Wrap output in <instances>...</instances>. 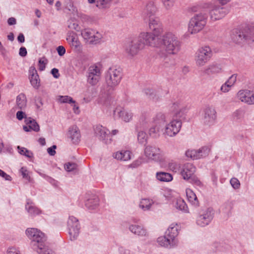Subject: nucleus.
<instances>
[{
    "instance_id": "nucleus-6",
    "label": "nucleus",
    "mask_w": 254,
    "mask_h": 254,
    "mask_svg": "<svg viewBox=\"0 0 254 254\" xmlns=\"http://www.w3.org/2000/svg\"><path fill=\"white\" fill-rule=\"evenodd\" d=\"M207 22L206 13L199 12L194 14L190 19L188 31L190 34H196L201 31L205 27Z\"/></svg>"
},
{
    "instance_id": "nucleus-58",
    "label": "nucleus",
    "mask_w": 254,
    "mask_h": 254,
    "mask_svg": "<svg viewBox=\"0 0 254 254\" xmlns=\"http://www.w3.org/2000/svg\"><path fill=\"white\" fill-rule=\"evenodd\" d=\"M233 87L225 82L220 87V91L223 93H227L231 90Z\"/></svg>"
},
{
    "instance_id": "nucleus-43",
    "label": "nucleus",
    "mask_w": 254,
    "mask_h": 254,
    "mask_svg": "<svg viewBox=\"0 0 254 254\" xmlns=\"http://www.w3.org/2000/svg\"><path fill=\"white\" fill-rule=\"evenodd\" d=\"M101 76L88 74L87 76V82L91 86L96 85L100 80Z\"/></svg>"
},
{
    "instance_id": "nucleus-12",
    "label": "nucleus",
    "mask_w": 254,
    "mask_h": 254,
    "mask_svg": "<svg viewBox=\"0 0 254 254\" xmlns=\"http://www.w3.org/2000/svg\"><path fill=\"white\" fill-rule=\"evenodd\" d=\"M159 38L151 32H143L140 33L138 42L141 44L142 47L145 45L157 48Z\"/></svg>"
},
{
    "instance_id": "nucleus-20",
    "label": "nucleus",
    "mask_w": 254,
    "mask_h": 254,
    "mask_svg": "<svg viewBox=\"0 0 254 254\" xmlns=\"http://www.w3.org/2000/svg\"><path fill=\"white\" fill-rule=\"evenodd\" d=\"M94 133L96 137L105 143L110 142L109 138V131L105 127L101 125H97L94 128Z\"/></svg>"
},
{
    "instance_id": "nucleus-15",
    "label": "nucleus",
    "mask_w": 254,
    "mask_h": 254,
    "mask_svg": "<svg viewBox=\"0 0 254 254\" xmlns=\"http://www.w3.org/2000/svg\"><path fill=\"white\" fill-rule=\"evenodd\" d=\"M237 99L248 105H254V91L248 89H241L236 94Z\"/></svg>"
},
{
    "instance_id": "nucleus-56",
    "label": "nucleus",
    "mask_w": 254,
    "mask_h": 254,
    "mask_svg": "<svg viewBox=\"0 0 254 254\" xmlns=\"http://www.w3.org/2000/svg\"><path fill=\"white\" fill-rule=\"evenodd\" d=\"M189 180H190V183L196 188H201L203 186L202 182L195 175L193 176Z\"/></svg>"
},
{
    "instance_id": "nucleus-22",
    "label": "nucleus",
    "mask_w": 254,
    "mask_h": 254,
    "mask_svg": "<svg viewBox=\"0 0 254 254\" xmlns=\"http://www.w3.org/2000/svg\"><path fill=\"white\" fill-rule=\"evenodd\" d=\"M195 171L196 168L193 165L187 163L183 166L180 173L183 179L188 181L194 175Z\"/></svg>"
},
{
    "instance_id": "nucleus-13",
    "label": "nucleus",
    "mask_w": 254,
    "mask_h": 254,
    "mask_svg": "<svg viewBox=\"0 0 254 254\" xmlns=\"http://www.w3.org/2000/svg\"><path fill=\"white\" fill-rule=\"evenodd\" d=\"M67 224L70 240L74 241L77 239L80 232V224L78 219L73 216H70Z\"/></svg>"
},
{
    "instance_id": "nucleus-64",
    "label": "nucleus",
    "mask_w": 254,
    "mask_h": 254,
    "mask_svg": "<svg viewBox=\"0 0 254 254\" xmlns=\"http://www.w3.org/2000/svg\"><path fill=\"white\" fill-rule=\"evenodd\" d=\"M71 106L72 107V110L73 113L76 115H79L80 113L79 107L74 100V103H70Z\"/></svg>"
},
{
    "instance_id": "nucleus-26",
    "label": "nucleus",
    "mask_w": 254,
    "mask_h": 254,
    "mask_svg": "<svg viewBox=\"0 0 254 254\" xmlns=\"http://www.w3.org/2000/svg\"><path fill=\"white\" fill-rule=\"evenodd\" d=\"M100 203V200L98 196L95 195H92L86 198L85 201V206L89 211L96 210Z\"/></svg>"
},
{
    "instance_id": "nucleus-45",
    "label": "nucleus",
    "mask_w": 254,
    "mask_h": 254,
    "mask_svg": "<svg viewBox=\"0 0 254 254\" xmlns=\"http://www.w3.org/2000/svg\"><path fill=\"white\" fill-rule=\"evenodd\" d=\"M88 74L101 76V72L100 67L97 64L90 66L88 69Z\"/></svg>"
},
{
    "instance_id": "nucleus-41",
    "label": "nucleus",
    "mask_w": 254,
    "mask_h": 254,
    "mask_svg": "<svg viewBox=\"0 0 254 254\" xmlns=\"http://www.w3.org/2000/svg\"><path fill=\"white\" fill-rule=\"evenodd\" d=\"M17 150L18 153L23 156H24L25 157L32 160L34 158V155L33 152L28 150L27 148L23 147H20L19 146H17Z\"/></svg>"
},
{
    "instance_id": "nucleus-4",
    "label": "nucleus",
    "mask_w": 254,
    "mask_h": 254,
    "mask_svg": "<svg viewBox=\"0 0 254 254\" xmlns=\"http://www.w3.org/2000/svg\"><path fill=\"white\" fill-rule=\"evenodd\" d=\"M231 0H213L208 3L209 15L212 21L223 18L227 14L226 8L223 6L228 3Z\"/></svg>"
},
{
    "instance_id": "nucleus-9",
    "label": "nucleus",
    "mask_w": 254,
    "mask_h": 254,
    "mask_svg": "<svg viewBox=\"0 0 254 254\" xmlns=\"http://www.w3.org/2000/svg\"><path fill=\"white\" fill-rule=\"evenodd\" d=\"M122 73L120 69L110 68L106 74V83L110 89H114L120 83Z\"/></svg>"
},
{
    "instance_id": "nucleus-52",
    "label": "nucleus",
    "mask_w": 254,
    "mask_h": 254,
    "mask_svg": "<svg viewBox=\"0 0 254 254\" xmlns=\"http://www.w3.org/2000/svg\"><path fill=\"white\" fill-rule=\"evenodd\" d=\"M165 9L170 10L174 6L176 0H161Z\"/></svg>"
},
{
    "instance_id": "nucleus-60",
    "label": "nucleus",
    "mask_w": 254,
    "mask_h": 254,
    "mask_svg": "<svg viewBox=\"0 0 254 254\" xmlns=\"http://www.w3.org/2000/svg\"><path fill=\"white\" fill-rule=\"evenodd\" d=\"M35 105L36 108L38 110H41L42 106L43 105V103L42 101V99L40 97H38L36 98L35 100Z\"/></svg>"
},
{
    "instance_id": "nucleus-27",
    "label": "nucleus",
    "mask_w": 254,
    "mask_h": 254,
    "mask_svg": "<svg viewBox=\"0 0 254 254\" xmlns=\"http://www.w3.org/2000/svg\"><path fill=\"white\" fill-rule=\"evenodd\" d=\"M172 204L173 206L178 211L185 213L189 212V209L186 202L181 197H177Z\"/></svg>"
},
{
    "instance_id": "nucleus-10",
    "label": "nucleus",
    "mask_w": 254,
    "mask_h": 254,
    "mask_svg": "<svg viewBox=\"0 0 254 254\" xmlns=\"http://www.w3.org/2000/svg\"><path fill=\"white\" fill-rule=\"evenodd\" d=\"M217 118V112L213 106H207L203 109L201 121L205 126H213L216 122Z\"/></svg>"
},
{
    "instance_id": "nucleus-48",
    "label": "nucleus",
    "mask_w": 254,
    "mask_h": 254,
    "mask_svg": "<svg viewBox=\"0 0 254 254\" xmlns=\"http://www.w3.org/2000/svg\"><path fill=\"white\" fill-rule=\"evenodd\" d=\"M59 102L61 103H74V100L70 96L65 95V96H59L57 99Z\"/></svg>"
},
{
    "instance_id": "nucleus-30",
    "label": "nucleus",
    "mask_w": 254,
    "mask_h": 254,
    "mask_svg": "<svg viewBox=\"0 0 254 254\" xmlns=\"http://www.w3.org/2000/svg\"><path fill=\"white\" fill-rule=\"evenodd\" d=\"M179 234V226L177 223H173L171 224L165 232V235L167 237H170L174 239H178Z\"/></svg>"
},
{
    "instance_id": "nucleus-53",
    "label": "nucleus",
    "mask_w": 254,
    "mask_h": 254,
    "mask_svg": "<svg viewBox=\"0 0 254 254\" xmlns=\"http://www.w3.org/2000/svg\"><path fill=\"white\" fill-rule=\"evenodd\" d=\"M171 109L174 114L181 116L180 114L182 111L183 107L180 104L174 103L171 106Z\"/></svg>"
},
{
    "instance_id": "nucleus-59",
    "label": "nucleus",
    "mask_w": 254,
    "mask_h": 254,
    "mask_svg": "<svg viewBox=\"0 0 254 254\" xmlns=\"http://www.w3.org/2000/svg\"><path fill=\"white\" fill-rule=\"evenodd\" d=\"M77 168V165L74 163H67L64 165V169L67 172H71Z\"/></svg>"
},
{
    "instance_id": "nucleus-18",
    "label": "nucleus",
    "mask_w": 254,
    "mask_h": 254,
    "mask_svg": "<svg viewBox=\"0 0 254 254\" xmlns=\"http://www.w3.org/2000/svg\"><path fill=\"white\" fill-rule=\"evenodd\" d=\"M114 116L115 118L119 119L125 123H128L132 120L133 114L129 110L122 107H117L114 111Z\"/></svg>"
},
{
    "instance_id": "nucleus-33",
    "label": "nucleus",
    "mask_w": 254,
    "mask_h": 254,
    "mask_svg": "<svg viewBox=\"0 0 254 254\" xmlns=\"http://www.w3.org/2000/svg\"><path fill=\"white\" fill-rule=\"evenodd\" d=\"M156 179L162 182H170L173 180V177L169 173L165 172H158L156 173Z\"/></svg>"
},
{
    "instance_id": "nucleus-7",
    "label": "nucleus",
    "mask_w": 254,
    "mask_h": 254,
    "mask_svg": "<svg viewBox=\"0 0 254 254\" xmlns=\"http://www.w3.org/2000/svg\"><path fill=\"white\" fill-rule=\"evenodd\" d=\"M153 121L155 125L149 128L148 134L152 137L158 138L161 134L163 135V125L167 122V116L163 113H158L153 117Z\"/></svg>"
},
{
    "instance_id": "nucleus-62",
    "label": "nucleus",
    "mask_w": 254,
    "mask_h": 254,
    "mask_svg": "<svg viewBox=\"0 0 254 254\" xmlns=\"http://www.w3.org/2000/svg\"><path fill=\"white\" fill-rule=\"evenodd\" d=\"M20 173L21 174L23 178L29 179H30V176L29 175V172L27 170V169L26 167H22L19 170Z\"/></svg>"
},
{
    "instance_id": "nucleus-51",
    "label": "nucleus",
    "mask_w": 254,
    "mask_h": 254,
    "mask_svg": "<svg viewBox=\"0 0 254 254\" xmlns=\"http://www.w3.org/2000/svg\"><path fill=\"white\" fill-rule=\"evenodd\" d=\"M167 167L170 171L175 173L177 172L180 168V164L173 160L168 163Z\"/></svg>"
},
{
    "instance_id": "nucleus-21",
    "label": "nucleus",
    "mask_w": 254,
    "mask_h": 254,
    "mask_svg": "<svg viewBox=\"0 0 254 254\" xmlns=\"http://www.w3.org/2000/svg\"><path fill=\"white\" fill-rule=\"evenodd\" d=\"M129 231L139 237L145 239L149 237V233L143 226L137 224H131L128 227Z\"/></svg>"
},
{
    "instance_id": "nucleus-25",
    "label": "nucleus",
    "mask_w": 254,
    "mask_h": 254,
    "mask_svg": "<svg viewBox=\"0 0 254 254\" xmlns=\"http://www.w3.org/2000/svg\"><path fill=\"white\" fill-rule=\"evenodd\" d=\"M67 136L74 144H78L81 139L80 130L76 126L70 127L68 130Z\"/></svg>"
},
{
    "instance_id": "nucleus-46",
    "label": "nucleus",
    "mask_w": 254,
    "mask_h": 254,
    "mask_svg": "<svg viewBox=\"0 0 254 254\" xmlns=\"http://www.w3.org/2000/svg\"><path fill=\"white\" fill-rule=\"evenodd\" d=\"M67 26L69 29L74 30L77 31H78L80 29V27L77 21L73 18H70L68 20Z\"/></svg>"
},
{
    "instance_id": "nucleus-2",
    "label": "nucleus",
    "mask_w": 254,
    "mask_h": 254,
    "mask_svg": "<svg viewBox=\"0 0 254 254\" xmlns=\"http://www.w3.org/2000/svg\"><path fill=\"white\" fill-rule=\"evenodd\" d=\"M26 235L31 241L30 247L39 254H52L45 244L46 236L40 230L35 228H28L26 230Z\"/></svg>"
},
{
    "instance_id": "nucleus-37",
    "label": "nucleus",
    "mask_w": 254,
    "mask_h": 254,
    "mask_svg": "<svg viewBox=\"0 0 254 254\" xmlns=\"http://www.w3.org/2000/svg\"><path fill=\"white\" fill-rule=\"evenodd\" d=\"M196 150L198 159H202L207 157L210 152V148L207 146H202Z\"/></svg>"
},
{
    "instance_id": "nucleus-35",
    "label": "nucleus",
    "mask_w": 254,
    "mask_h": 254,
    "mask_svg": "<svg viewBox=\"0 0 254 254\" xmlns=\"http://www.w3.org/2000/svg\"><path fill=\"white\" fill-rule=\"evenodd\" d=\"M205 72L208 74H216L222 72V68L217 64L209 65L205 69Z\"/></svg>"
},
{
    "instance_id": "nucleus-17",
    "label": "nucleus",
    "mask_w": 254,
    "mask_h": 254,
    "mask_svg": "<svg viewBox=\"0 0 254 254\" xmlns=\"http://www.w3.org/2000/svg\"><path fill=\"white\" fill-rule=\"evenodd\" d=\"M142 48L141 44L134 40L127 42L125 46V52L127 57L132 59L136 56L139 51Z\"/></svg>"
},
{
    "instance_id": "nucleus-44",
    "label": "nucleus",
    "mask_w": 254,
    "mask_h": 254,
    "mask_svg": "<svg viewBox=\"0 0 254 254\" xmlns=\"http://www.w3.org/2000/svg\"><path fill=\"white\" fill-rule=\"evenodd\" d=\"M113 0H96V6L100 9H106L110 7Z\"/></svg>"
},
{
    "instance_id": "nucleus-50",
    "label": "nucleus",
    "mask_w": 254,
    "mask_h": 254,
    "mask_svg": "<svg viewBox=\"0 0 254 254\" xmlns=\"http://www.w3.org/2000/svg\"><path fill=\"white\" fill-rule=\"evenodd\" d=\"M186 156L192 160H197L198 156L196 149H188L186 151Z\"/></svg>"
},
{
    "instance_id": "nucleus-8",
    "label": "nucleus",
    "mask_w": 254,
    "mask_h": 254,
    "mask_svg": "<svg viewBox=\"0 0 254 254\" xmlns=\"http://www.w3.org/2000/svg\"><path fill=\"white\" fill-rule=\"evenodd\" d=\"M163 127V136L165 137H175L180 132L182 125L179 119H173L169 123H165Z\"/></svg>"
},
{
    "instance_id": "nucleus-3",
    "label": "nucleus",
    "mask_w": 254,
    "mask_h": 254,
    "mask_svg": "<svg viewBox=\"0 0 254 254\" xmlns=\"http://www.w3.org/2000/svg\"><path fill=\"white\" fill-rule=\"evenodd\" d=\"M254 22L244 24L239 29H236L231 35L232 41L239 45L254 41Z\"/></svg>"
},
{
    "instance_id": "nucleus-63",
    "label": "nucleus",
    "mask_w": 254,
    "mask_h": 254,
    "mask_svg": "<svg viewBox=\"0 0 254 254\" xmlns=\"http://www.w3.org/2000/svg\"><path fill=\"white\" fill-rule=\"evenodd\" d=\"M45 58L40 59L38 62L39 69L41 71L43 70L46 67V62Z\"/></svg>"
},
{
    "instance_id": "nucleus-38",
    "label": "nucleus",
    "mask_w": 254,
    "mask_h": 254,
    "mask_svg": "<svg viewBox=\"0 0 254 254\" xmlns=\"http://www.w3.org/2000/svg\"><path fill=\"white\" fill-rule=\"evenodd\" d=\"M27 99L24 94H20L16 97V105L20 109H23L26 107Z\"/></svg>"
},
{
    "instance_id": "nucleus-5",
    "label": "nucleus",
    "mask_w": 254,
    "mask_h": 254,
    "mask_svg": "<svg viewBox=\"0 0 254 254\" xmlns=\"http://www.w3.org/2000/svg\"><path fill=\"white\" fill-rule=\"evenodd\" d=\"M144 156L147 162L158 163L163 167L166 161L165 152L158 147L150 145L144 148Z\"/></svg>"
},
{
    "instance_id": "nucleus-14",
    "label": "nucleus",
    "mask_w": 254,
    "mask_h": 254,
    "mask_svg": "<svg viewBox=\"0 0 254 254\" xmlns=\"http://www.w3.org/2000/svg\"><path fill=\"white\" fill-rule=\"evenodd\" d=\"M214 214L213 210L211 208L203 210L196 218L197 225L202 227L208 225L213 218Z\"/></svg>"
},
{
    "instance_id": "nucleus-36",
    "label": "nucleus",
    "mask_w": 254,
    "mask_h": 254,
    "mask_svg": "<svg viewBox=\"0 0 254 254\" xmlns=\"http://www.w3.org/2000/svg\"><path fill=\"white\" fill-rule=\"evenodd\" d=\"M245 110L243 108H239L233 112L232 116L235 121L242 122L245 120Z\"/></svg>"
},
{
    "instance_id": "nucleus-39",
    "label": "nucleus",
    "mask_w": 254,
    "mask_h": 254,
    "mask_svg": "<svg viewBox=\"0 0 254 254\" xmlns=\"http://www.w3.org/2000/svg\"><path fill=\"white\" fill-rule=\"evenodd\" d=\"M163 196L168 201H172L176 197L177 192L172 189L166 188L163 190Z\"/></svg>"
},
{
    "instance_id": "nucleus-23",
    "label": "nucleus",
    "mask_w": 254,
    "mask_h": 254,
    "mask_svg": "<svg viewBox=\"0 0 254 254\" xmlns=\"http://www.w3.org/2000/svg\"><path fill=\"white\" fill-rule=\"evenodd\" d=\"M29 78L31 85L36 89L40 86V79L37 70L33 66L30 67L29 69Z\"/></svg>"
},
{
    "instance_id": "nucleus-1",
    "label": "nucleus",
    "mask_w": 254,
    "mask_h": 254,
    "mask_svg": "<svg viewBox=\"0 0 254 254\" xmlns=\"http://www.w3.org/2000/svg\"><path fill=\"white\" fill-rule=\"evenodd\" d=\"M157 49L158 56L164 58L177 54L181 49V42L174 33L168 32L159 38Z\"/></svg>"
},
{
    "instance_id": "nucleus-61",
    "label": "nucleus",
    "mask_w": 254,
    "mask_h": 254,
    "mask_svg": "<svg viewBox=\"0 0 254 254\" xmlns=\"http://www.w3.org/2000/svg\"><path fill=\"white\" fill-rule=\"evenodd\" d=\"M6 254H21V253L18 249L11 247L7 249Z\"/></svg>"
},
{
    "instance_id": "nucleus-28",
    "label": "nucleus",
    "mask_w": 254,
    "mask_h": 254,
    "mask_svg": "<svg viewBox=\"0 0 254 254\" xmlns=\"http://www.w3.org/2000/svg\"><path fill=\"white\" fill-rule=\"evenodd\" d=\"M25 209L28 214L32 217H35L42 213V211L30 201L27 202L25 205Z\"/></svg>"
},
{
    "instance_id": "nucleus-11",
    "label": "nucleus",
    "mask_w": 254,
    "mask_h": 254,
    "mask_svg": "<svg viewBox=\"0 0 254 254\" xmlns=\"http://www.w3.org/2000/svg\"><path fill=\"white\" fill-rule=\"evenodd\" d=\"M212 55L211 48L208 46L200 48L195 54V60L198 66H203L210 59Z\"/></svg>"
},
{
    "instance_id": "nucleus-31",
    "label": "nucleus",
    "mask_w": 254,
    "mask_h": 254,
    "mask_svg": "<svg viewBox=\"0 0 254 254\" xmlns=\"http://www.w3.org/2000/svg\"><path fill=\"white\" fill-rule=\"evenodd\" d=\"M186 194L188 200L192 205L197 206L199 205L198 199L193 191L190 189L187 188L186 189Z\"/></svg>"
},
{
    "instance_id": "nucleus-54",
    "label": "nucleus",
    "mask_w": 254,
    "mask_h": 254,
    "mask_svg": "<svg viewBox=\"0 0 254 254\" xmlns=\"http://www.w3.org/2000/svg\"><path fill=\"white\" fill-rule=\"evenodd\" d=\"M167 242L165 234L164 236L159 237L157 239V243L158 245L168 249V243H167Z\"/></svg>"
},
{
    "instance_id": "nucleus-40",
    "label": "nucleus",
    "mask_w": 254,
    "mask_h": 254,
    "mask_svg": "<svg viewBox=\"0 0 254 254\" xmlns=\"http://www.w3.org/2000/svg\"><path fill=\"white\" fill-rule=\"evenodd\" d=\"M93 30V29L87 28L81 31V36L85 42L90 44V40L92 38Z\"/></svg>"
},
{
    "instance_id": "nucleus-42",
    "label": "nucleus",
    "mask_w": 254,
    "mask_h": 254,
    "mask_svg": "<svg viewBox=\"0 0 254 254\" xmlns=\"http://www.w3.org/2000/svg\"><path fill=\"white\" fill-rule=\"evenodd\" d=\"M148 138L147 133L143 130H140L138 132L137 135V139L138 142L140 144L147 143Z\"/></svg>"
},
{
    "instance_id": "nucleus-47",
    "label": "nucleus",
    "mask_w": 254,
    "mask_h": 254,
    "mask_svg": "<svg viewBox=\"0 0 254 254\" xmlns=\"http://www.w3.org/2000/svg\"><path fill=\"white\" fill-rule=\"evenodd\" d=\"M166 237L167 243H168V249H172L177 247L179 245L178 239H174L170 237Z\"/></svg>"
},
{
    "instance_id": "nucleus-34",
    "label": "nucleus",
    "mask_w": 254,
    "mask_h": 254,
    "mask_svg": "<svg viewBox=\"0 0 254 254\" xmlns=\"http://www.w3.org/2000/svg\"><path fill=\"white\" fill-rule=\"evenodd\" d=\"M154 204V201L151 199L142 198L139 203V207L143 211H149Z\"/></svg>"
},
{
    "instance_id": "nucleus-24",
    "label": "nucleus",
    "mask_w": 254,
    "mask_h": 254,
    "mask_svg": "<svg viewBox=\"0 0 254 254\" xmlns=\"http://www.w3.org/2000/svg\"><path fill=\"white\" fill-rule=\"evenodd\" d=\"M131 151L126 149L117 151L112 154L114 159L122 162L129 161L131 159Z\"/></svg>"
},
{
    "instance_id": "nucleus-19",
    "label": "nucleus",
    "mask_w": 254,
    "mask_h": 254,
    "mask_svg": "<svg viewBox=\"0 0 254 254\" xmlns=\"http://www.w3.org/2000/svg\"><path fill=\"white\" fill-rule=\"evenodd\" d=\"M66 40L69 46L77 51H81L82 45L76 34L73 32L69 31L67 34Z\"/></svg>"
},
{
    "instance_id": "nucleus-49",
    "label": "nucleus",
    "mask_w": 254,
    "mask_h": 254,
    "mask_svg": "<svg viewBox=\"0 0 254 254\" xmlns=\"http://www.w3.org/2000/svg\"><path fill=\"white\" fill-rule=\"evenodd\" d=\"M149 123V117L147 115H142L140 117L139 123L142 128H145Z\"/></svg>"
},
{
    "instance_id": "nucleus-55",
    "label": "nucleus",
    "mask_w": 254,
    "mask_h": 254,
    "mask_svg": "<svg viewBox=\"0 0 254 254\" xmlns=\"http://www.w3.org/2000/svg\"><path fill=\"white\" fill-rule=\"evenodd\" d=\"M238 76V74L234 73L232 74L225 82L234 87L237 82Z\"/></svg>"
},
{
    "instance_id": "nucleus-29",
    "label": "nucleus",
    "mask_w": 254,
    "mask_h": 254,
    "mask_svg": "<svg viewBox=\"0 0 254 254\" xmlns=\"http://www.w3.org/2000/svg\"><path fill=\"white\" fill-rule=\"evenodd\" d=\"M25 126H24L23 128L26 132L34 131L38 132L40 130V127L35 120L29 118L25 120Z\"/></svg>"
},
{
    "instance_id": "nucleus-32",
    "label": "nucleus",
    "mask_w": 254,
    "mask_h": 254,
    "mask_svg": "<svg viewBox=\"0 0 254 254\" xmlns=\"http://www.w3.org/2000/svg\"><path fill=\"white\" fill-rule=\"evenodd\" d=\"M104 41V34L102 32H100L94 29L92 36L90 40V44L96 45L101 43Z\"/></svg>"
},
{
    "instance_id": "nucleus-57",
    "label": "nucleus",
    "mask_w": 254,
    "mask_h": 254,
    "mask_svg": "<svg viewBox=\"0 0 254 254\" xmlns=\"http://www.w3.org/2000/svg\"><path fill=\"white\" fill-rule=\"evenodd\" d=\"M232 187L235 190H238L240 188L241 184L239 180L236 178H232L230 181Z\"/></svg>"
},
{
    "instance_id": "nucleus-16",
    "label": "nucleus",
    "mask_w": 254,
    "mask_h": 254,
    "mask_svg": "<svg viewBox=\"0 0 254 254\" xmlns=\"http://www.w3.org/2000/svg\"><path fill=\"white\" fill-rule=\"evenodd\" d=\"M148 28L155 35L161 37L164 31L163 26L159 19L154 15L149 16L148 20Z\"/></svg>"
}]
</instances>
